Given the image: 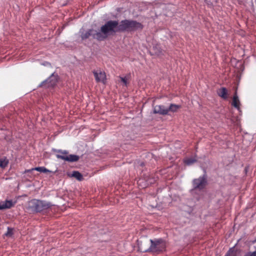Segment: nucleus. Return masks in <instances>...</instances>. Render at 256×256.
<instances>
[{
    "label": "nucleus",
    "mask_w": 256,
    "mask_h": 256,
    "mask_svg": "<svg viewBox=\"0 0 256 256\" xmlns=\"http://www.w3.org/2000/svg\"><path fill=\"white\" fill-rule=\"evenodd\" d=\"M118 21H108L101 27L100 30L98 31V34H97L96 40H102L108 38V36L118 32Z\"/></svg>",
    "instance_id": "obj_1"
},
{
    "label": "nucleus",
    "mask_w": 256,
    "mask_h": 256,
    "mask_svg": "<svg viewBox=\"0 0 256 256\" xmlns=\"http://www.w3.org/2000/svg\"><path fill=\"white\" fill-rule=\"evenodd\" d=\"M151 245L148 248H144L142 245L140 246L141 250L144 252H150L154 253H158L164 250L166 248V242L162 239L156 240H150Z\"/></svg>",
    "instance_id": "obj_2"
},
{
    "label": "nucleus",
    "mask_w": 256,
    "mask_h": 256,
    "mask_svg": "<svg viewBox=\"0 0 256 256\" xmlns=\"http://www.w3.org/2000/svg\"><path fill=\"white\" fill-rule=\"evenodd\" d=\"M118 32L142 29V26L140 23L136 21L124 20L118 22Z\"/></svg>",
    "instance_id": "obj_3"
},
{
    "label": "nucleus",
    "mask_w": 256,
    "mask_h": 256,
    "mask_svg": "<svg viewBox=\"0 0 256 256\" xmlns=\"http://www.w3.org/2000/svg\"><path fill=\"white\" fill-rule=\"evenodd\" d=\"M31 208L37 212H40L49 208L51 204L44 201L32 200L30 202Z\"/></svg>",
    "instance_id": "obj_4"
},
{
    "label": "nucleus",
    "mask_w": 256,
    "mask_h": 256,
    "mask_svg": "<svg viewBox=\"0 0 256 256\" xmlns=\"http://www.w3.org/2000/svg\"><path fill=\"white\" fill-rule=\"evenodd\" d=\"M93 74L96 82H102V84H105L106 82V74L104 72L100 70H94L93 72Z\"/></svg>",
    "instance_id": "obj_5"
},
{
    "label": "nucleus",
    "mask_w": 256,
    "mask_h": 256,
    "mask_svg": "<svg viewBox=\"0 0 256 256\" xmlns=\"http://www.w3.org/2000/svg\"><path fill=\"white\" fill-rule=\"evenodd\" d=\"M206 181L204 178L200 177L195 179L193 181V186L195 189L202 190L204 188L206 185Z\"/></svg>",
    "instance_id": "obj_6"
},
{
    "label": "nucleus",
    "mask_w": 256,
    "mask_h": 256,
    "mask_svg": "<svg viewBox=\"0 0 256 256\" xmlns=\"http://www.w3.org/2000/svg\"><path fill=\"white\" fill-rule=\"evenodd\" d=\"M80 36L82 40L86 39L90 36H92L94 38L96 39L97 34H98V32L96 30L90 29L86 32L80 31Z\"/></svg>",
    "instance_id": "obj_7"
},
{
    "label": "nucleus",
    "mask_w": 256,
    "mask_h": 256,
    "mask_svg": "<svg viewBox=\"0 0 256 256\" xmlns=\"http://www.w3.org/2000/svg\"><path fill=\"white\" fill-rule=\"evenodd\" d=\"M57 82V78L56 76L52 74L46 80L42 82V86L45 85L46 87H52L54 86Z\"/></svg>",
    "instance_id": "obj_8"
},
{
    "label": "nucleus",
    "mask_w": 256,
    "mask_h": 256,
    "mask_svg": "<svg viewBox=\"0 0 256 256\" xmlns=\"http://www.w3.org/2000/svg\"><path fill=\"white\" fill-rule=\"evenodd\" d=\"M154 112L162 115L168 114V108L162 105H157L154 108Z\"/></svg>",
    "instance_id": "obj_9"
},
{
    "label": "nucleus",
    "mask_w": 256,
    "mask_h": 256,
    "mask_svg": "<svg viewBox=\"0 0 256 256\" xmlns=\"http://www.w3.org/2000/svg\"><path fill=\"white\" fill-rule=\"evenodd\" d=\"M15 202L12 200H6L4 202H0V210L10 208L14 206Z\"/></svg>",
    "instance_id": "obj_10"
},
{
    "label": "nucleus",
    "mask_w": 256,
    "mask_h": 256,
    "mask_svg": "<svg viewBox=\"0 0 256 256\" xmlns=\"http://www.w3.org/2000/svg\"><path fill=\"white\" fill-rule=\"evenodd\" d=\"M218 94L224 100L228 98V90L225 88L223 87L219 89L218 91Z\"/></svg>",
    "instance_id": "obj_11"
},
{
    "label": "nucleus",
    "mask_w": 256,
    "mask_h": 256,
    "mask_svg": "<svg viewBox=\"0 0 256 256\" xmlns=\"http://www.w3.org/2000/svg\"><path fill=\"white\" fill-rule=\"evenodd\" d=\"M232 105L238 110H240V102L236 92L233 97Z\"/></svg>",
    "instance_id": "obj_12"
},
{
    "label": "nucleus",
    "mask_w": 256,
    "mask_h": 256,
    "mask_svg": "<svg viewBox=\"0 0 256 256\" xmlns=\"http://www.w3.org/2000/svg\"><path fill=\"white\" fill-rule=\"evenodd\" d=\"M68 156V152L66 150H58V154H56V156L58 158H60L64 160H66V156Z\"/></svg>",
    "instance_id": "obj_13"
},
{
    "label": "nucleus",
    "mask_w": 256,
    "mask_h": 256,
    "mask_svg": "<svg viewBox=\"0 0 256 256\" xmlns=\"http://www.w3.org/2000/svg\"><path fill=\"white\" fill-rule=\"evenodd\" d=\"M180 108V106L176 104H170V106L168 108V113L169 112H175Z\"/></svg>",
    "instance_id": "obj_14"
},
{
    "label": "nucleus",
    "mask_w": 256,
    "mask_h": 256,
    "mask_svg": "<svg viewBox=\"0 0 256 256\" xmlns=\"http://www.w3.org/2000/svg\"><path fill=\"white\" fill-rule=\"evenodd\" d=\"M79 156L75 154H70L66 156V161L74 162H76L78 160Z\"/></svg>",
    "instance_id": "obj_15"
},
{
    "label": "nucleus",
    "mask_w": 256,
    "mask_h": 256,
    "mask_svg": "<svg viewBox=\"0 0 256 256\" xmlns=\"http://www.w3.org/2000/svg\"><path fill=\"white\" fill-rule=\"evenodd\" d=\"M239 252L235 250L234 248H230L226 256H238Z\"/></svg>",
    "instance_id": "obj_16"
},
{
    "label": "nucleus",
    "mask_w": 256,
    "mask_h": 256,
    "mask_svg": "<svg viewBox=\"0 0 256 256\" xmlns=\"http://www.w3.org/2000/svg\"><path fill=\"white\" fill-rule=\"evenodd\" d=\"M72 176L74 177L78 180H82L83 178L82 174L78 171H74L72 174Z\"/></svg>",
    "instance_id": "obj_17"
},
{
    "label": "nucleus",
    "mask_w": 256,
    "mask_h": 256,
    "mask_svg": "<svg viewBox=\"0 0 256 256\" xmlns=\"http://www.w3.org/2000/svg\"><path fill=\"white\" fill-rule=\"evenodd\" d=\"M32 170H36L38 172H44V173H46V172H50L48 170L46 169V168L43 167V166L36 167V168H32Z\"/></svg>",
    "instance_id": "obj_18"
},
{
    "label": "nucleus",
    "mask_w": 256,
    "mask_h": 256,
    "mask_svg": "<svg viewBox=\"0 0 256 256\" xmlns=\"http://www.w3.org/2000/svg\"><path fill=\"white\" fill-rule=\"evenodd\" d=\"M120 78L123 84V86H127L128 84L129 77L128 76L124 77L120 76Z\"/></svg>",
    "instance_id": "obj_19"
},
{
    "label": "nucleus",
    "mask_w": 256,
    "mask_h": 256,
    "mask_svg": "<svg viewBox=\"0 0 256 256\" xmlns=\"http://www.w3.org/2000/svg\"><path fill=\"white\" fill-rule=\"evenodd\" d=\"M196 161L195 158H187L184 160V162L188 165H190Z\"/></svg>",
    "instance_id": "obj_20"
},
{
    "label": "nucleus",
    "mask_w": 256,
    "mask_h": 256,
    "mask_svg": "<svg viewBox=\"0 0 256 256\" xmlns=\"http://www.w3.org/2000/svg\"><path fill=\"white\" fill-rule=\"evenodd\" d=\"M8 162V160L6 158L1 159L0 160V167L2 168H6L7 166Z\"/></svg>",
    "instance_id": "obj_21"
},
{
    "label": "nucleus",
    "mask_w": 256,
    "mask_h": 256,
    "mask_svg": "<svg viewBox=\"0 0 256 256\" xmlns=\"http://www.w3.org/2000/svg\"><path fill=\"white\" fill-rule=\"evenodd\" d=\"M153 49L154 50V53L156 54L159 55L160 54H162V52L160 50V48H159L158 46H156L153 47Z\"/></svg>",
    "instance_id": "obj_22"
},
{
    "label": "nucleus",
    "mask_w": 256,
    "mask_h": 256,
    "mask_svg": "<svg viewBox=\"0 0 256 256\" xmlns=\"http://www.w3.org/2000/svg\"><path fill=\"white\" fill-rule=\"evenodd\" d=\"M13 229L10 228H8L7 232L5 234L6 236H12L13 234Z\"/></svg>",
    "instance_id": "obj_23"
},
{
    "label": "nucleus",
    "mask_w": 256,
    "mask_h": 256,
    "mask_svg": "<svg viewBox=\"0 0 256 256\" xmlns=\"http://www.w3.org/2000/svg\"><path fill=\"white\" fill-rule=\"evenodd\" d=\"M248 256H256V252H252Z\"/></svg>",
    "instance_id": "obj_24"
}]
</instances>
